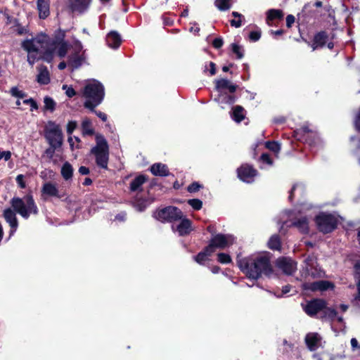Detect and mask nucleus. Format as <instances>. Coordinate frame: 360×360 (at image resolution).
<instances>
[{
    "mask_svg": "<svg viewBox=\"0 0 360 360\" xmlns=\"http://www.w3.org/2000/svg\"><path fill=\"white\" fill-rule=\"evenodd\" d=\"M214 4L219 11H227L232 5L231 0H215Z\"/></svg>",
    "mask_w": 360,
    "mask_h": 360,
    "instance_id": "obj_38",
    "label": "nucleus"
},
{
    "mask_svg": "<svg viewBox=\"0 0 360 360\" xmlns=\"http://www.w3.org/2000/svg\"><path fill=\"white\" fill-rule=\"evenodd\" d=\"M10 94L12 96L18 98H23L26 96V94L20 90L17 86H13L10 90Z\"/></svg>",
    "mask_w": 360,
    "mask_h": 360,
    "instance_id": "obj_42",
    "label": "nucleus"
},
{
    "mask_svg": "<svg viewBox=\"0 0 360 360\" xmlns=\"http://www.w3.org/2000/svg\"><path fill=\"white\" fill-rule=\"evenodd\" d=\"M194 259L197 263L204 264L205 262L208 259V257L205 255V252H200L194 257Z\"/></svg>",
    "mask_w": 360,
    "mask_h": 360,
    "instance_id": "obj_45",
    "label": "nucleus"
},
{
    "mask_svg": "<svg viewBox=\"0 0 360 360\" xmlns=\"http://www.w3.org/2000/svg\"><path fill=\"white\" fill-rule=\"evenodd\" d=\"M41 191L43 194L50 197H56L58 198L62 197L57 186L51 182L45 183L42 186Z\"/></svg>",
    "mask_w": 360,
    "mask_h": 360,
    "instance_id": "obj_24",
    "label": "nucleus"
},
{
    "mask_svg": "<svg viewBox=\"0 0 360 360\" xmlns=\"http://www.w3.org/2000/svg\"><path fill=\"white\" fill-rule=\"evenodd\" d=\"M271 257L267 252L241 259L238 257L237 263L248 278L257 280L262 274L269 276L272 274Z\"/></svg>",
    "mask_w": 360,
    "mask_h": 360,
    "instance_id": "obj_1",
    "label": "nucleus"
},
{
    "mask_svg": "<svg viewBox=\"0 0 360 360\" xmlns=\"http://www.w3.org/2000/svg\"><path fill=\"white\" fill-rule=\"evenodd\" d=\"M106 42L109 47L116 49L120 46L122 39L117 32L111 31L106 36Z\"/></svg>",
    "mask_w": 360,
    "mask_h": 360,
    "instance_id": "obj_22",
    "label": "nucleus"
},
{
    "mask_svg": "<svg viewBox=\"0 0 360 360\" xmlns=\"http://www.w3.org/2000/svg\"><path fill=\"white\" fill-rule=\"evenodd\" d=\"M354 124L356 130L360 131V108L359 111L358 112L355 120H354Z\"/></svg>",
    "mask_w": 360,
    "mask_h": 360,
    "instance_id": "obj_63",
    "label": "nucleus"
},
{
    "mask_svg": "<svg viewBox=\"0 0 360 360\" xmlns=\"http://www.w3.org/2000/svg\"><path fill=\"white\" fill-rule=\"evenodd\" d=\"M39 18L45 19L50 14V0H37Z\"/></svg>",
    "mask_w": 360,
    "mask_h": 360,
    "instance_id": "obj_23",
    "label": "nucleus"
},
{
    "mask_svg": "<svg viewBox=\"0 0 360 360\" xmlns=\"http://www.w3.org/2000/svg\"><path fill=\"white\" fill-rule=\"evenodd\" d=\"M291 225L297 227L298 230L302 233H306L308 232L309 226L308 221L306 217H302L297 219V221L292 222Z\"/></svg>",
    "mask_w": 360,
    "mask_h": 360,
    "instance_id": "obj_34",
    "label": "nucleus"
},
{
    "mask_svg": "<svg viewBox=\"0 0 360 360\" xmlns=\"http://www.w3.org/2000/svg\"><path fill=\"white\" fill-rule=\"evenodd\" d=\"M74 140L78 143L80 142V139L77 136H73V137L69 136L68 139V141L72 150L74 149V143H73Z\"/></svg>",
    "mask_w": 360,
    "mask_h": 360,
    "instance_id": "obj_60",
    "label": "nucleus"
},
{
    "mask_svg": "<svg viewBox=\"0 0 360 360\" xmlns=\"http://www.w3.org/2000/svg\"><path fill=\"white\" fill-rule=\"evenodd\" d=\"M261 160H262L264 162H266V164H268V165H271V164H272L271 159L270 156H269L268 154L263 153V154L261 155Z\"/></svg>",
    "mask_w": 360,
    "mask_h": 360,
    "instance_id": "obj_61",
    "label": "nucleus"
},
{
    "mask_svg": "<svg viewBox=\"0 0 360 360\" xmlns=\"http://www.w3.org/2000/svg\"><path fill=\"white\" fill-rule=\"evenodd\" d=\"M325 314L332 320L337 317L336 310L332 308H325Z\"/></svg>",
    "mask_w": 360,
    "mask_h": 360,
    "instance_id": "obj_49",
    "label": "nucleus"
},
{
    "mask_svg": "<svg viewBox=\"0 0 360 360\" xmlns=\"http://www.w3.org/2000/svg\"><path fill=\"white\" fill-rule=\"evenodd\" d=\"M202 186L198 182H193L188 186V191L190 193H195L200 190Z\"/></svg>",
    "mask_w": 360,
    "mask_h": 360,
    "instance_id": "obj_50",
    "label": "nucleus"
},
{
    "mask_svg": "<svg viewBox=\"0 0 360 360\" xmlns=\"http://www.w3.org/2000/svg\"><path fill=\"white\" fill-rule=\"evenodd\" d=\"M23 103L30 105L31 110H36L38 108L37 103L32 98H28L23 101Z\"/></svg>",
    "mask_w": 360,
    "mask_h": 360,
    "instance_id": "obj_55",
    "label": "nucleus"
},
{
    "mask_svg": "<svg viewBox=\"0 0 360 360\" xmlns=\"http://www.w3.org/2000/svg\"><path fill=\"white\" fill-rule=\"evenodd\" d=\"M59 148L60 147H54L50 146V147L44 151V154L47 156V158H49L51 160L53 158L54 155L55 150Z\"/></svg>",
    "mask_w": 360,
    "mask_h": 360,
    "instance_id": "obj_52",
    "label": "nucleus"
},
{
    "mask_svg": "<svg viewBox=\"0 0 360 360\" xmlns=\"http://www.w3.org/2000/svg\"><path fill=\"white\" fill-rule=\"evenodd\" d=\"M265 146L268 149L276 153H278L281 150V145L276 141H267Z\"/></svg>",
    "mask_w": 360,
    "mask_h": 360,
    "instance_id": "obj_41",
    "label": "nucleus"
},
{
    "mask_svg": "<svg viewBox=\"0 0 360 360\" xmlns=\"http://www.w3.org/2000/svg\"><path fill=\"white\" fill-rule=\"evenodd\" d=\"M237 172L238 178L248 184L253 182L254 177L257 175V171L249 165H243Z\"/></svg>",
    "mask_w": 360,
    "mask_h": 360,
    "instance_id": "obj_12",
    "label": "nucleus"
},
{
    "mask_svg": "<svg viewBox=\"0 0 360 360\" xmlns=\"http://www.w3.org/2000/svg\"><path fill=\"white\" fill-rule=\"evenodd\" d=\"M35 54H37L35 52H28L27 61L31 65L34 63L37 58Z\"/></svg>",
    "mask_w": 360,
    "mask_h": 360,
    "instance_id": "obj_57",
    "label": "nucleus"
},
{
    "mask_svg": "<svg viewBox=\"0 0 360 360\" xmlns=\"http://www.w3.org/2000/svg\"><path fill=\"white\" fill-rule=\"evenodd\" d=\"M188 203L195 210H199L202 207V202L199 199L188 200Z\"/></svg>",
    "mask_w": 360,
    "mask_h": 360,
    "instance_id": "obj_44",
    "label": "nucleus"
},
{
    "mask_svg": "<svg viewBox=\"0 0 360 360\" xmlns=\"http://www.w3.org/2000/svg\"><path fill=\"white\" fill-rule=\"evenodd\" d=\"M7 20H8V22L13 23V25L12 27L13 29V31L15 32L18 34L23 35L27 32V30L26 27L22 26L19 23V22L17 19L11 20V18L9 16H8Z\"/></svg>",
    "mask_w": 360,
    "mask_h": 360,
    "instance_id": "obj_35",
    "label": "nucleus"
},
{
    "mask_svg": "<svg viewBox=\"0 0 360 360\" xmlns=\"http://www.w3.org/2000/svg\"><path fill=\"white\" fill-rule=\"evenodd\" d=\"M22 47L27 52L41 54L43 59L50 63L53 60V50L56 46L51 37L41 33L32 39L25 40L22 43Z\"/></svg>",
    "mask_w": 360,
    "mask_h": 360,
    "instance_id": "obj_2",
    "label": "nucleus"
},
{
    "mask_svg": "<svg viewBox=\"0 0 360 360\" xmlns=\"http://www.w3.org/2000/svg\"><path fill=\"white\" fill-rule=\"evenodd\" d=\"M212 244L219 249H224L234 242V238L231 235L217 234L212 239Z\"/></svg>",
    "mask_w": 360,
    "mask_h": 360,
    "instance_id": "obj_15",
    "label": "nucleus"
},
{
    "mask_svg": "<svg viewBox=\"0 0 360 360\" xmlns=\"http://www.w3.org/2000/svg\"><path fill=\"white\" fill-rule=\"evenodd\" d=\"M82 96L84 98V108L94 111L99 105L105 96L103 85L96 79L89 80L84 87Z\"/></svg>",
    "mask_w": 360,
    "mask_h": 360,
    "instance_id": "obj_3",
    "label": "nucleus"
},
{
    "mask_svg": "<svg viewBox=\"0 0 360 360\" xmlns=\"http://www.w3.org/2000/svg\"><path fill=\"white\" fill-rule=\"evenodd\" d=\"M328 39V35L325 32H320L314 36V42L311 45L312 50L314 51L319 47H323Z\"/></svg>",
    "mask_w": 360,
    "mask_h": 360,
    "instance_id": "obj_27",
    "label": "nucleus"
},
{
    "mask_svg": "<svg viewBox=\"0 0 360 360\" xmlns=\"http://www.w3.org/2000/svg\"><path fill=\"white\" fill-rule=\"evenodd\" d=\"M77 123L76 121H70L67 124V133L70 135L77 128Z\"/></svg>",
    "mask_w": 360,
    "mask_h": 360,
    "instance_id": "obj_51",
    "label": "nucleus"
},
{
    "mask_svg": "<svg viewBox=\"0 0 360 360\" xmlns=\"http://www.w3.org/2000/svg\"><path fill=\"white\" fill-rule=\"evenodd\" d=\"M309 6V4H305L300 13H298V19L300 20L302 18H304L307 15V8Z\"/></svg>",
    "mask_w": 360,
    "mask_h": 360,
    "instance_id": "obj_62",
    "label": "nucleus"
},
{
    "mask_svg": "<svg viewBox=\"0 0 360 360\" xmlns=\"http://www.w3.org/2000/svg\"><path fill=\"white\" fill-rule=\"evenodd\" d=\"M146 178L143 175L136 176L130 183L129 188L131 191H138L141 190L142 185L146 182Z\"/></svg>",
    "mask_w": 360,
    "mask_h": 360,
    "instance_id": "obj_30",
    "label": "nucleus"
},
{
    "mask_svg": "<svg viewBox=\"0 0 360 360\" xmlns=\"http://www.w3.org/2000/svg\"><path fill=\"white\" fill-rule=\"evenodd\" d=\"M82 134L84 136H91L94 133L92 127V123L89 118L85 117L83 119L81 124Z\"/></svg>",
    "mask_w": 360,
    "mask_h": 360,
    "instance_id": "obj_31",
    "label": "nucleus"
},
{
    "mask_svg": "<svg viewBox=\"0 0 360 360\" xmlns=\"http://www.w3.org/2000/svg\"><path fill=\"white\" fill-rule=\"evenodd\" d=\"M326 306V302L321 299H314L307 302V304L304 305L302 304L304 311L307 315L310 316H313L318 312L324 309Z\"/></svg>",
    "mask_w": 360,
    "mask_h": 360,
    "instance_id": "obj_11",
    "label": "nucleus"
},
{
    "mask_svg": "<svg viewBox=\"0 0 360 360\" xmlns=\"http://www.w3.org/2000/svg\"><path fill=\"white\" fill-rule=\"evenodd\" d=\"M231 117L235 122H240L245 118V109L240 105L235 106L233 108Z\"/></svg>",
    "mask_w": 360,
    "mask_h": 360,
    "instance_id": "obj_32",
    "label": "nucleus"
},
{
    "mask_svg": "<svg viewBox=\"0 0 360 360\" xmlns=\"http://www.w3.org/2000/svg\"><path fill=\"white\" fill-rule=\"evenodd\" d=\"M86 58L85 51L83 50L81 41H75L68 56V65L73 69H77L85 63Z\"/></svg>",
    "mask_w": 360,
    "mask_h": 360,
    "instance_id": "obj_6",
    "label": "nucleus"
},
{
    "mask_svg": "<svg viewBox=\"0 0 360 360\" xmlns=\"http://www.w3.org/2000/svg\"><path fill=\"white\" fill-rule=\"evenodd\" d=\"M224 44L223 39L221 38H215L213 40L212 45L215 49H219Z\"/></svg>",
    "mask_w": 360,
    "mask_h": 360,
    "instance_id": "obj_58",
    "label": "nucleus"
},
{
    "mask_svg": "<svg viewBox=\"0 0 360 360\" xmlns=\"http://www.w3.org/2000/svg\"><path fill=\"white\" fill-rule=\"evenodd\" d=\"M23 175L22 174H19L16 177V181L17 183L19 184V186L21 187V188H25V184L23 181Z\"/></svg>",
    "mask_w": 360,
    "mask_h": 360,
    "instance_id": "obj_64",
    "label": "nucleus"
},
{
    "mask_svg": "<svg viewBox=\"0 0 360 360\" xmlns=\"http://www.w3.org/2000/svg\"><path fill=\"white\" fill-rule=\"evenodd\" d=\"M96 146L91 149V154L94 156L98 167L107 169L109 160L108 143L101 134L96 136Z\"/></svg>",
    "mask_w": 360,
    "mask_h": 360,
    "instance_id": "obj_4",
    "label": "nucleus"
},
{
    "mask_svg": "<svg viewBox=\"0 0 360 360\" xmlns=\"http://www.w3.org/2000/svg\"><path fill=\"white\" fill-rule=\"evenodd\" d=\"M51 41L54 42L56 46V48L53 50V57L56 54L60 58H64L69 50L68 44L63 40H60L59 39H51Z\"/></svg>",
    "mask_w": 360,
    "mask_h": 360,
    "instance_id": "obj_19",
    "label": "nucleus"
},
{
    "mask_svg": "<svg viewBox=\"0 0 360 360\" xmlns=\"http://www.w3.org/2000/svg\"><path fill=\"white\" fill-rule=\"evenodd\" d=\"M216 248H217L214 245V244H212V242L210 240L209 245L207 246L202 252H205V255L209 257L215 252Z\"/></svg>",
    "mask_w": 360,
    "mask_h": 360,
    "instance_id": "obj_47",
    "label": "nucleus"
},
{
    "mask_svg": "<svg viewBox=\"0 0 360 360\" xmlns=\"http://www.w3.org/2000/svg\"><path fill=\"white\" fill-rule=\"evenodd\" d=\"M39 74L37 75V82L41 84H47L50 82L49 72L46 66L41 65L39 68Z\"/></svg>",
    "mask_w": 360,
    "mask_h": 360,
    "instance_id": "obj_28",
    "label": "nucleus"
},
{
    "mask_svg": "<svg viewBox=\"0 0 360 360\" xmlns=\"http://www.w3.org/2000/svg\"><path fill=\"white\" fill-rule=\"evenodd\" d=\"M295 17L292 15H288L286 17V26L288 27H290L295 22Z\"/></svg>",
    "mask_w": 360,
    "mask_h": 360,
    "instance_id": "obj_59",
    "label": "nucleus"
},
{
    "mask_svg": "<svg viewBox=\"0 0 360 360\" xmlns=\"http://www.w3.org/2000/svg\"><path fill=\"white\" fill-rule=\"evenodd\" d=\"M231 50H232L233 53L236 55L237 58L241 59L243 58L244 51L240 46H239L238 44H237L236 43H233V44H231Z\"/></svg>",
    "mask_w": 360,
    "mask_h": 360,
    "instance_id": "obj_39",
    "label": "nucleus"
},
{
    "mask_svg": "<svg viewBox=\"0 0 360 360\" xmlns=\"http://www.w3.org/2000/svg\"><path fill=\"white\" fill-rule=\"evenodd\" d=\"M150 172L155 176H166L169 175L167 166L162 163H155L150 167Z\"/></svg>",
    "mask_w": 360,
    "mask_h": 360,
    "instance_id": "obj_26",
    "label": "nucleus"
},
{
    "mask_svg": "<svg viewBox=\"0 0 360 360\" xmlns=\"http://www.w3.org/2000/svg\"><path fill=\"white\" fill-rule=\"evenodd\" d=\"M283 18V13L280 9H269L266 12V22L270 24V21L280 20Z\"/></svg>",
    "mask_w": 360,
    "mask_h": 360,
    "instance_id": "obj_33",
    "label": "nucleus"
},
{
    "mask_svg": "<svg viewBox=\"0 0 360 360\" xmlns=\"http://www.w3.org/2000/svg\"><path fill=\"white\" fill-rule=\"evenodd\" d=\"M305 343L310 351L322 347V338L317 333H309L305 337Z\"/></svg>",
    "mask_w": 360,
    "mask_h": 360,
    "instance_id": "obj_16",
    "label": "nucleus"
},
{
    "mask_svg": "<svg viewBox=\"0 0 360 360\" xmlns=\"http://www.w3.org/2000/svg\"><path fill=\"white\" fill-rule=\"evenodd\" d=\"M45 137L51 146L61 147L63 135L60 126L54 122L49 121L46 127Z\"/></svg>",
    "mask_w": 360,
    "mask_h": 360,
    "instance_id": "obj_7",
    "label": "nucleus"
},
{
    "mask_svg": "<svg viewBox=\"0 0 360 360\" xmlns=\"http://www.w3.org/2000/svg\"><path fill=\"white\" fill-rule=\"evenodd\" d=\"M276 264L279 269L288 275L292 274L297 269V263L288 257L279 258Z\"/></svg>",
    "mask_w": 360,
    "mask_h": 360,
    "instance_id": "obj_13",
    "label": "nucleus"
},
{
    "mask_svg": "<svg viewBox=\"0 0 360 360\" xmlns=\"http://www.w3.org/2000/svg\"><path fill=\"white\" fill-rule=\"evenodd\" d=\"M172 229L174 232H177L181 236L188 235L191 231V221L186 218L181 219L179 224H173Z\"/></svg>",
    "mask_w": 360,
    "mask_h": 360,
    "instance_id": "obj_18",
    "label": "nucleus"
},
{
    "mask_svg": "<svg viewBox=\"0 0 360 360\" xmlns=\"http://www.w3.org/2000/svg\"><path fill=\"white\" fill-rule=\"evenodd\" d=\"M4 216L11 228L10 231V236H11L15 232L18 226L15 214L11 209L8 208L4 210Z\"/></svg>",
    "mask_w": 360,
    "mask_h": 360,
    "instance_id": "obj_20",
    "label": "nucleus"
},
{
    "mask_svg": "<svg viewBox=\"0 0 360 360\" xmlns=\"http://www.w3.org/2000/svg\"><path fill=\"white\" fill-rule=\"evenodd\" d=\"M215 87L218 92H224L226 89H228L230 93H234L238 86L232 84L226 79H220L216 81Z\"/></svg>",
    "mask_w": 360,
    "mask_h": 360,
    "instance_id": "obj_21",
    "label": "nucleus"
},
{
    "mask_svg": "<svg viewBox=\"0 0 360 360\" xmlns=\"http://www.w3.org/2000/svg\"><path fill=\"white\" fill-rule=\"evenodd\" d=\"M302 129L306 134V140L310 146H315L321 143L320 138L316 132L310 130L308 127H303Z\"/></svg>",
    "mask_w": 360,
    "mask_h": 360,
    "instance_id": "obj_25",
    "label": "nucleus"
},
{
    "mask_svg": "<svg viewBox=\"0 0 360 360\" xmlns=\"http://www.w3.org/2000/svg\"><path fill=\"white\" fill-rule=\"evenodd\" d=\"M316 260V257L314 255H309L304 259L302 270V276L312 278L321 276V271L317 265Z\"/></svg>",
    "mask_w": 360,
    "mask_h": 360,
    "instance_id": "obj_10",
    "label": "nucleus"
},
{
    "mask_svg": "<svg viewBox=\"0 0 360 360\" xmlns=\"http://www.w3.org/2000/svg\"><path fill=\"white\" fill-rule=\"evenodd\" d=\"M73 174L72 166L68 162H65L61 168V175L66 181L71 179Z\"/></svg>",
    "mask_w": 360,
    "mask_h": 360,
    "instance_id": "obj_36",
    "label": "nucleus"
},
{
    "mask_svg": "<svg viewBox=\"0 0 360 360\" xmlns=\"http://www.w3.org/2000/svg\"><path fill=\"white\" fill-rule=\"evenodd\" d=\"M92 0H69V8L72 13L83 14L86 12Z\"/></svg>",
    "mask_w": 360,
    "mask_h": 360,
    "instance_id": "obj_14",
    "label": "nucleus"
},
{
    "mask_svg": "<svg viewBox=\"0 0 360 360\" xmlns=\"http://www.w3.org/2000/svg\"><path fill=\"white\" fill-rule=\"evenodd\" d=\"M355 278L356 281H360V260L357 261L354 265Z\"/></svg>",
    "mask_w": 360,
    "mask_h": 360,
    "instance_id": "obj_56",
    "label": "nucleus"
},
{
    "mask_svg": "<svg viewBox=\"0 0 360 360\" xmlns=\"http://www.w3.org/2000/svg\"><path fill=\"white\" fill-rule=\"evenodd\" d=\"M154 217L161 221L173 222L181 219L183 213L176 207L169 206L155 212Z\"/></svg>",
    "mask_w": 360,
    "mask_h": 360,
    "instance_id": "obj_9",
    "label": "nucleus"
},
{
    "mask_svg": "<svg viewBox=\"0 0 360 360\" xmlns=\"http://www.w3.org/2000/svg\"><path fill=\"white\" fill-rule=\"evenodd\" d=\"M338 222V218L331 214L321 213L316 217L317 227L323 233L333 231L336 228Z\"/></svg>",
    "mask_w": 360,
    "mask_h": 360,
    "instance_id": "obj_8",
    "label": "nucleus"
},
{
    "mask_svg": "<svg viewBox=\"0 0 360 360\" xmlns=\"http://www.w3.org/2000/svg\"><path fill=\"white\" fill-rule=\"evenodd\" d=\"M268 246L270 249L274 250H278L281 248L280 238L277 235L272 236L269 242Z\"/></svg>",
    "mask_w": 360,
    "mask_h": 360,
    "instance_id": "obj_37",
    "label": "nucleus"
},
{
    "mask_svg": "<svg viewBox=\"0 0 360 360\" xmlns=\"http://www.w3.org/2000/svg\"><path fill=\"white\" fill-rule=\"evenodd\" d=\"M249 37L252 41H257L261 37V32L258 31H252L250 33Z\"/></svg>",
    "mask_w": 360,
    "mask_h": 360,
    "instance_id": "obj_53",
    "label": "nucleus"
},
{
    "mask_svg": "<svg viewBox=\"0 0 360 360\" xmlns=\"http://www.w3.org/2000/svg\"><path fill=\"white\" fill-rule=\"evenodd\" d=\"M44 108L47 110L53 112L56 108V102L51 97L46 96L44 99Z\"/></svg>",
    "mask_w": 360,
    "mask_h": 360,
    "instance_id": "obj_40",
    "label": "nucleus"
},
{
    "mask_svg": "<svg viewBox=\"0 0 360 360\" xmlns=\"http://www.w3.org/2000/svg\"><path fill=\"white\" fill-rule=\"evenodd\" d=\"M220 104H233L236 101V97L233 95L228 94L225 91L219 92V95L214 99Z\"/></svg>",
    "mask_w": 360,
    "mask_h": 360,
    "instance_id": "obj_29",
    "label": "nucleus"
},
{
    "mask_svg": "<svg viewBox=\"0 0 360 360\" xmlns=\"http://www.w3.org/2000/svg\"><path fill=\"white\" fill-rule=\"evenodd\" d=\"M218 261L221 264H229L231 262L229 255L226 253L218 254Z\"/></svg>",
    "mask_w": 360,
    "mask_h": 360,
    "instance_id": "obj_46",
    "label": "nucleus"
},
{
    "mask_svg": "<svg viewBox=\"0 0 360 360\" xmlns=\"http://www.w3.org/2000/svg\"><path fill=\"white\" fill-rule=\"evenodd\" d=\"M303 288L311 291H324L333 288V285L328 281H319L313 283H305L303 284Z\"/></svg>",
    "mask_w": 360,
    "mask_h": 360,
    "instance_id": "obj_17",
    "label": "nucleus"
},
{
    "mask_svg": "<svg viewBox=\"0 0 360 360\" xmlns=\"http://www.w3.org/2000/svg\"><path fill=\"white\" fill-rule=\"evenodd\" d=\"M62 89L65 91V94L69 98H72L76 94L75 89L72 86H69L67 84L63 85Z\"/></svg>",
    "mask_w": 360,
    "mask_h": 360,
    "instance_id": "obj_48",
    "label": "nucleus"
},
{
    "mask_svg": "<svg viewBox=\"0 0 360 360\" xmlns=\"http://www.w3.org/2000/svg\"><path fill=\"white\" fill-rule=\"evenodd\" d=\"M296 190H300V191H303V186L302 185H300V184H295L293 186V187L292 188L290 192V195H289V200L291 201L292 198H293V195H294V192L296 191Z\"/></svg>",
    "mask_w": 360,
    "mask_h": 360,
    "instance_id": "obj_54",
    "label": "nucleus"
},
{
    "mask_svg": "<svg viewBox=\"0 0 360 360\" xmlns=\"http://www.w3.org/2000/svg\"><path fill=\"white\" fill-rule=\"evenodd\" d=\"M11 205L14 210L25 219H27L31 214L38 213L37 207L32 195H26L23 198H13Z\"/></svg>",
    "mask_w": 360,
    "mask_h": 360,
    "instance_id": "obj_5",
    "label": "nucleus"
},
{
    "mask_svg": "<svg viewBox=\"0 0 360 360\" xmlns=\"http://www.w3.org/2000/svg\"><path fill=\"white\" fill-rule=\"evenodd\" d=\"M357 293L354 296L352 300L353 305L360 307V281H356Z\"/></svg>",
    "mask_w": 360,
    "mask_h": 360,
    "instance_id": "obj_43",
    "label": "nucleus"
}]
</instances>
